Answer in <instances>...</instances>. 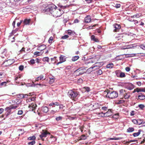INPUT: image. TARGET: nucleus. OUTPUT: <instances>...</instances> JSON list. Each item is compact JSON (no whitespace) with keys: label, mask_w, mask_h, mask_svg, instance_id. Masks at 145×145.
I'll use <instances>...</instances> for the list:
<instances>
[{"label":"nucleus","mask_w":145,"mask_h":145,"mask_svg":"<svg viewBox=\"0 0 145 145\" xmlns=\"http://www.w3.org/2000/svg\"><path fill=\"white\" fill-rule=\"evenodd\" d=\"M41 8L44 12L52 15L57 7L54 4L49 2L44 4Z\"/></svg>","instance_id":"nucleus-1"},{"label":"nucleus","mask_w":145,"mask_h":145,"mask_svg":"<svg viewBox=\"0 0 145 145\" xmlns=\"http://www.w3.org/2000/svg\"><path fill=\"white\" fill-rule=\"evenodd\" d=\"M104 94H106V97L111 99L117 98L118 96V93L116 91L107 90L104 91Z\"/></svg>","instance_id":"nucleus-2"},{"label":"nucleus","mask_w":145,"mask_h":145,"mask_svg":"<svg viewBox=\"0 0 145 145\" xmlns=\"http://www.w3.org/2000/svg\"><path fill=\"white\" fill-rule=\"evenodd\" d=\"M68 95L72 100H75L76 99L79 97L80 94L78 92L70 90L68 92Z\"/></svg>","instance_id":"nucleus-3"},{"label":"nucleus","mask_w":145,"mask_h":145,"mask_svg":"<svg viewBox=\"0 0 145 145\" xmlns=\"http://www.w3.org/2000/svg\"><path fill=\"white\" fill-rule=\"evenodd\" d=\"M62 14L61 12V10L58 9L57 8V7L56 10H55L52 14V15L54 17L57 18L60 16Z\"/></svg>","instance_id":"nucleus-4"},{"label":"nucleus","mask_w":145,"mask_h":145,"mask_svg":"<svg viewBox=\"0 0 145 145\" xmlns=\"http://www.w3.org/2000/svg\"><path fill=\"white\" fill-rule=\"evenodd\" d=\"M11 108L10 106L9 107H6L5 109V110L6 111L5 113V115L6 116H8L9 115L11 112Z\"/></svg>","instance_id":"nucleus-5"},{"label":"nucleus","mask_w":145,"mask_h":145,"mask_svg":"<svg viewBox=\"0 0 145 145\" xmlns=\"http://www.w3.org/2000/svg\"><path fill=\"white\" fill-rule=\"evenodd\" d=\"M48 134V133L47 131L42 130L41 134L40 135V137L42 140H44V139L43 137H46Z\"/></svg>","instance_id":"nucleus-6"},{"label":"nucleus","mask_w":145,"mask_h":145,"mask_svg":"<svg viewBox=\"0 0 145 145\" xmlns=\"http://www.w3.org/2000/svg\"><path fill=\"white\" fill-rule=\"evenodd\" d=\"M31 9L29 6H27L24 7L22 10L23 12H29L31 11Z\"/></svg>","instance_id":"nucleus-7"},{"label":"nucleus","mask_w":145,"mask_h":145,"mask_svg":"<svg viewBox=\"0 0 145 145\" xmlns=\"http://www.w3.org/2000/svg\"><path fill=\"white\" fill-rule=\"evenodd\" d=\"M138 99L140 100H144L145 99V95L142 94L141 93H138Z\"/></svg>","instance_id":"nucleus-8"},{"label":"nucleus","mask_w":145,"mask_h":145,"mask_svg":"<svg viewBox=\"0 0 145 145\" xmlns=\"http://www.w3.org/2000/svg\"><path fill=\"white\" fill-rule=\"evenodd\" d=\"M46 48V46L44 44H43L39 46L37 48V50H40L41 52L45 49Z\"/></svg>","instance_id":"nucleus-9"},{"label":"nucleus","mask_w":145,"mask_h":145,"mask_svg":"<svg viewBox=\"0 0 145 145\" xmlns=\"http://www.w3.org/2000/svg\"><path fill=\"white\" fill-rule=\"evenodd\" d=\"M115 29L114 30V32L117 31V30L120 29L121 28V26L120 25L114 24L113 25Z\"/></svg>","instance_id":"nucleus-10"},{"label":"nucleus","mask_w":145,"mask_h":145,"mask_svg":"<svg viewBox=\"0 0 145 145\" xmlns=\"http://www.w3.org/2000/svg\"><path fill=\"white\" fill-rule=\"evenodd\" d=\"M37 106L36 104H33L29 105V107L30 108V110L33 111L35 110Z\"/></svg>","instance_id":"nucleus-11"},{"label":"nucleus","mask_w":145,"mask_h":145,"mask_svg":"<svg viewBox=\"0 0 145 145\" xmlns=\"http://www.w3.org/2000/svg\"><path fill=\"white\" fill-rule=\"evenodd\" d=\"M59 61H61L62 62H63L66 61V58L65 56L61 55L59 57Z\"/></svg>","instance_id":"nucleus-12"},{"label":"nucleus","mask_w":145,"mask_h":145,"mask_svg":"<svg viewBox=\"0 0 145 145\" xmlns=\"http://www.w3.org/2000/svg\"><path fill=\"white\" fill-rule=\"evenodd\" d=\"M112 114L111 109H109L105 113V115L106 117H109Z\"/></svg>","instance_id":"nucleus-13"},{"label":"nucleus","mask_w":145,"mask_h":145,"mask_svg":"<svg viewBox=\"0 0 145 145\" xmlns=\"http://www.w3.org/2000/svg\"><path fill=\"white\" fill-rule=\"evenodd\" d=\"M41 110L43 112L46 113L48 112V109L46 106H43L41 108Z\"/></svg>","instance_id":"nucleus-14"},{"label":"nucleus","mask_w":145,"mask_h":145,"mask_svg":"<svg viewBox=\"0 0 145 145\" xmlns=\"http://www.w3.org/2000/svg\"><path fill=\"white\" fill-rule=\"evenodd\" d=\"M8 62V65H10L14 62V59H9L6 60L5 62Z\"/></svg>","instance_id":"nucleus-15"},{"label":"nucleus","mask_w":145,"mask_h":145,"mask_svg":"<svg viewBox=\"0 0 145 145\" xmlns=\"http://www.w3.org/2000/svg\"><path fill=\"white\" fill-rule=\"evenodd\" d=\"M67 33L70 35H74L75 34V32L74 31H72L71 30H68Z\"/></svg>","instance_id":"nucleus-16"},{"label":"nucleus","mask_w":145,"mask_h":145,"mask_svg":"<svg viewBox=\"0 0 145 145\" xmlns=\"http://www.w3.org/2000/svg\"><path fill=\"white\" fill-rule=\"evenodd\" d=\"M72 4H70L69 5H64V6H62L61 5L60 6V8H62V9H64L65 8H68L69 7L71 6V5H72Z\"/></svg>","instance_id":"nucleus-17"},{"label":"nucleus","mask_w":145,"mask_h":145,"mask_svg":"<svg viewBox=\"0 0 145 145\" xmlns=\"http://www.w3.org/2000/svg\"><path fill=\"white\" fill-rule=\"evenodd\" d=\"M114 64L112 63H110L108 64L106 66V67L107 68L111 69L114 66Z\"/></svg>","instance_id":"nucleus-18"},{"label":"nucleus","mask_w":145,"mask_h":145,"mask_svg":"<svg viewBox=\"0 0 145 145\" xmlns=\"http://www.w3.org/2000/svg\"><path fill=\"white\" fill-rule=\"evenodd\" d=\"M141 131V130H139L138 132L133 133V135L134 137H136L138 136L140 134V132Z\"/></svg>","instance_id":"nucleus-19"},{"label":"nucleus","mask_w":145,"mask_h":145,"mask_svg":"<svg viewBox=\"0 0 145 145\" xmlns=\"http://www.w3.org/2000/svg\"><path fill=\"white\" fill-rule=\"evenodd\" d=\"M91 39L95 42H99L98 39L97 38H95V36L94 35H92L91 37Z\"/></svg>","instance_id":"nucleus-20"},{"label":"nucleus","mask_w":145,"mask_h":145,"mask_svg":"<svg viewBox=\"0 0 145 145\" xmlns=\"http://www.w3.org/2000/svg\"><path fill=\"white\" fill-rule=\"evenodd\" d=\"M138 90V93L139 92H145V88H137Z\"/></svg>","instance_id":"nucleus-21"},{"label":"nucleus","mask_w":145,"mask_h":145,"mask_svg":"<svg viewBox=\"0 0 145 145\" xmlns=\"http://www.w3.org/2000/svg\"><path fill=\"white\" fill-rule=\"evenodd\" d=\"M79 58L78 56H76L73 57L72 58V61H75L77 60Z\"/></svg>","instance_id":"nucleus-22"},{"label":"nucleus","mask_w":145,"mask_h":145,"mask_svg":"<svg viewBox=\"0 0 145 145\" xmlns=\"http://www.w3.org/2000/svg\"><path fill=\"white\" fill-rule=\"evenodd\" d=\"M123 96L125 99H127L129 98L130 95L128 94H127V93H126L125 92V94H124V95H123Z\"/></svg>","instance_id":"nucleus-23"},{"label":"nucleus","mask_w":145,"mask_h":145,"mask_svg":"<svg viewBox=\"0 0 145 145\" xmlns=\"http://www.w3.org/2000/svg\"><path fill=\"white\" fill-rule=\"evenodd\" d=\"M30 19H25L24 20V22L25 24H29L30 22Z\"/></svg>","instance_id":"nucleus-24"},{"label":"nucleus","mask_w":145,"mask_h":145,"mask_svg":"<svg viewBox=\"0 0 145 145\" xmlns=\"http://www.w3.org/2000/svg\"><path fill=\"white\" fill-rule=\"evenodd\" d=\"M43 53V52H42L41 51L40 52H39L36 51V52H35L34 53V54L35 55H37V56H40L41 55H42V54Z\"/></svg>","instance_id":"nucleus-25"},{"label":"nucleus","mask_w":145,"mask_h":145,"mask_svg":"<svg viewBox=\"0 0 145 145\" xmlns=\"http://www.w3.org/2000/svg\"><path fill=\"white\" fill-rule=\"evenodd\" d=\"M120 92V95H122L123 96L124 94H125V90H123V89H120L119 91Z\"/></svg>","instance_id":"nucleus-26"},{"label":"nucleus","mask_w":145,"mask_h":145,"mask_svg":"<svg viewBox=\"0 0 145 145\" xmlns=\"http://www.w3.org/2000/svg\"><path fill=\"white\" fill-rule=\"evenodd\" d=\"M51 139L52 140V142H53L57 140V138L56 137H54L53 136L51 135L50 137Z\"/></svg>","instance_id":"nucleus-27"},{"label":"nucleus","mask_w":145,"mask_h":145,"mask_svg":"<svg viewBox=\"0 0 145 145\" xmlns=\"http://www.w3.org/2000/svg\"><path fill=\"white\" fill-rule=\"evenodd\" d=\"M134 128L133 127H129L127 130V131L128 132H131L134 131Z\"/></svg>","instance_id":"nucleus-28"},{"label":"nucleus","mask_w":145,"mask_h":145,"mask_svg":"<svg viewBox=\"0 0 145 145\" xmlns=\"http://www.w3.org/2000/svg\"><path fill=\"white\" fill-rule=\"evenodd\" d=\"M43 61L44 62L46 61L48 62H49V58L48 57H44L42 59Z\"/></svg>","instance_id":"nucleus-29"},{"label":"nucleus","mask_w":145,"mask_h":145,"mask_svg":"<svg viewBox=\"0 0 145 145\" xmlns=\"http://www.w3.org/2000/svg\"><path fill=\"white\" fill-rule=\"evenodd\" d=\"M119 114L117 113L114 115L113 116V118L116 119H118L119 117Z\"/></svg>","instance_id":"nucleus-30"},{"label":"nucleus","mask_w":145,"mask_h":145,"mask_svg":"<svg viewBox=\"0 0 145 145\" xmlns=\"http://www.w3.org/2000/svg\"><path fill=\"white\" fill-rule=\"evenodd\" d=\"M137 124L138 125H140L142 123H144L143 122V121L141 120H138Z\"/></svg>","instance_id":"nucleus-31"},{"label":"nucleus","mask_w":145,"mask_h":145,"mask_svg":"<svg viewBox=\"0 0 145 145\" xmlns=\"http://www.w3.org/2000/svg\"><path fill=\"white\" fill-rule=\"evenodd\" d=\"M141 15V13L137 14H136L133 16V17L136 18H137L140 17Z\"/></svg>","instance_id":"nucleus-32"},{"label":"nucleus","mask_w":145,"mask_h":145,"mask_svg":"<svg viewBox=\"0 0 145 145\" xmlns=\"http://www.w3.org/2000/svg\"><path fill=\"white\" fill-rule=\"evenodd\" d=\"M35 137L34 136H33L30 137H29L28 138V139L29 140H35Z\"/></svg>","instance_id":"nucleus-33"},{"label":"nucleus","mask_w":145,"mask_h":145,"mask_svg":"<svg viewBox=\"0 0 145 145\" xmlns=\"http://www.w3.org/2000/svg\"><path fill=\"white\" fill-rule=\"evenodd\" d=\"M98 115L99 116L101 117H106V116L105 115V113H103V112L101 113H99L98 114Z\"/></svg>","instance_id":"nucleus-34"},{"label":"nucleus","mask_w":145,"mask_h":145,"mask_svg":"<svg viewBox=\"0 0 145 145\" xmlns=\"http://www.w3.org/2000/svg\"><path fill=\"white\" fill-rule=\"evenodd\" d=\"M125 76V74L123 72H121L120 73V77L121 78H123Z\"/></svg>","instance_id":"nucleus-35"},{"label":"nucleus","mask_w":145,"mask_h":145,"mask_svg":"<svg viewBox=\"0 0 145 145\" xmlns=\"http://www.w3.org/2000/svg\"><path fill=\"white\" fill-rule=\"evenodd\" d=\"M102 62H97L95 63L96 64V66H99V67H101L103 65L101 64L102 63Z\"/></svg>","instance_id":"nucleus-36"},{"label":"nucleus","mask_w":145,"mask_h":145,"mask_svg":"<svg viewBox=\"0 0 145 145\" xmlns=\"http://www.w3.org/2000/svg\"><path fill=\"white\" fill-rule=\"evenodd\" d=\"M129 19V21L133 22L135 24L138 23V21L137 20H132V19Z\"/></svg>","instance_id":"nucleus-37"},{"label":"nucleus","mask_w":145,"mask_h":145,"mask_svg":"<svg viewBox=\"0 0 145 145\" xmlns=\"http://www.w3.org/2000/svg\"><path fill=\"white\" fill-rule=\"evenodd\" d=\"M93 107L94 109H97L99 108L98 103H95L94 105H93Z\"/></svg>","instance_id":"nucleus-38"},{"label":"nucleus","mask_w":145,"mask_h":145,"mask_svg":"<svg viewBox=\"0 0 145 145\" xmlns=\"http://www.w3.org/2000/svg\"><path fill=\"white\" fill-rule=\"evenodd\" d=\"M84 89L87 92H88L90 91V88L88 87H84Z\"/></svg>","instance_id":"nucleus-39"},{"label":"nucleus","mask_w":145,"mask_h":145,"mask_svg":"<svg viewBox=\"0 0 145 145\" xmlns=\"http://www.w3.org/2000/svg\"><path fill=\"white\" fill-rule=\"evenodd\" d=\"M62 119V117L61 116H59L57 117L56 118V120L57 121L61 120Z\"/></svg>","instance_id":"nucleus-40"},{"label":"nucleus","mask_w":145,"mask_h":145,"mask_svg":"<svg viewBox=\"0 0 145 145\" xmlns=\"http://www.w3.org/2000/svg\"><path fill=\"white\" fill-rule=\"evenodd\" d=\"M84 21L86 23H89L91 21V19H85Z\"/></svg>","instance_id":"nucleus-41"},{"label":"nucleus","mask_w":145,"mask_h":145,"mask_svg":"<svg viewBox=\"0 0 145 145\" xmlns=\"http://www.w3.org/2000/svg\"><path fill=\"white\" fill-rule=\"evenodd\" d=\"M97 74L99 75H101L102 74V71L101 69H99L97 71Z\"/></svg>","instance_id":"nucleus-42"},{"label":"nucleus","mask_w":145,"mask_h":145,"mask_svg":"<svg viewBox=\"0 0 145 145\" xmlns=\"http://www.w3.org/2000/svg\"><path fill=\"white\" fill-rule=\"evenodd\" d=\"M69 36L67 35H65L61 37V39H66L69 37Z\"/></svg>","instance_id":"nucleus-43"},{"label":"nucleus","mask_w":145,"mask_h":145,"mask_svg":"<svg viewBox=\"0 0 145 145\" xmlns=\"http://www.w3.org/2000/svg\"><path fill=\"white\" fill-rule=\"evenodd\" d=\"M35 142L34 140H33L32 141L28 143V145H33L35 144Z\"/></svg>","instance_id":"nucleus-44"},{"label":"nucleus","mask_w":145,"mask_h":145,"mask_svg":"<svg viewBox=\"0 0 145 145\" xmlns=\"http://www.w3.org/2000/svg\"><path fill=\"white\" fill-rule=\"evenodd\" d=\"M138 106L139 108L141 109H142L145 107L144 105L143 104H140L138 105Z\"/></svg>","instance_id":"nucleus-45"},{"label":"nucleus","mask_w":145,"mask_h":145,"mask_svg":"<svg viewBox=\"0 0 145 145\" xmlns=\"http://www.w3.org/2000/svg\"><path fill=\"white\" fill-rule=\"evenodd\" d=\"M8 82V81H7V82H2L0 84V85H1V86H6V84Z\"/></svg>","instance_id":"nucleus-46"},{"label":"nucleus","mask_w":145,"mask_h":145,"mask_svg":"<svg viewBox=\"0 0 145 145\" xmlns=\"http://www.w3.org/2000/svg\"><path fill=\"white\" fill-rule=\"evenodd\" d=\"M53 40V38L52 37H50L49 40H48V42H49V43H52V41Z\"/></svg>","instance_id":"nucleus-47"},{"label":"nucleus","mask_w":145,"mask_h":145,"mask_svg":"<svg viewBox=\"0 0 145 145\" xmlns=\"http://www.w3.org/2000/svg\"><path fill=\"white\" fill-rule=\"evenodd\" d=\"M24 67L23 65H20L19 67V69L20 71H22L24 69Z\"/></svg>","instance_id":"nucleus-48"},{"label":"nucleus","mask_w":145,"mask_h":145,"mask_svg":"<svg viewBox=\"0 0 145 145\" xmlns=\"http://www.w3.org/2000/svg\"><path fill=\"white\" fill-rule=\"evenodd\" d=\"M116 73L117 77H120V73L119 71H116Z\"/></svg>","instance_id":"nucleus-49"},{"label":"nucleus","mask_w":145,"mask_h":145,"mask_svg":"<svg viewBox=\"0 0 145 145\" xmlns=\"http://www.w3.org/2000/svg\"><path fill=\"white\" fill-rule=\"evenodd\" d=\"M44 77V76L42 75H40L37 78V79H39V78L40 80H41L42 78H43Z\"/></svg>","instance_id":"nucleus-50"},{"label":"nucleus","mask_w":145,"mask_h":145,"mask_svg":"<svg viewBox=\"0 0 145 145\" xmlns=\"http://www.w3.org/2000/svg\"><path fill=\"white\" fill-rule=\"evenodd\" d=\"M18 96H19V98H24V94H19L18 95Z\"/></svg>","instance_id":"nucleus-51"},{"label":"nucleus","mask_w":145,"mask_h":145,"mask_svg":"<svg viewBox=\"0 0 145 145\" xmlns=\"http://www.w3.org/2000/svg\"><path fill=\"white\" fill-rule=\"evenodd\" d=\"M113 138H114V140H118L121 139L122 138L121 137H114Z\"/></svg>","instance_id":"nucleus-52"},{"label":"nucleus","mask_w":145,"mask_h":145,"mask_svg":"<svg viewBox=\"0 0 145 145\" xmlns=\"http://www.w3.org/2000/svg\"><path fill=\"white\" fill-rule=\"evenodd\" d=\"M10 106L12 109H15L18 107V106Z\"/></svg>","instance_id":"nucleus-53"},{"label":"nucleus","mask_w":145,"mask_h":145,"mask_svg":"<svg viewBox=\"0 0 145 145\" xmlns=\"http://www.w3.org/2000/svg\"><path fill=\"white\" fill-rule=\"evenodd\" d=\"M121 5L120 4H116L115 6V7L116 8H118L120 7Z\"/></svg>","instance_id":"nucleus-54"},{"label":"nucleus","mask_w":145,"mask_h":145,"mask_svg":"<svg viewBox=\"0 0 145 145\" xmlns=\"http://www.w3.org/2000/svg\"><path fill=\"white\" fill-rule=\"evenodd\" d=\"M23 113V111L22 110H19L18 113V115H21Z\"/></svg>","instance_id":"nucleus-55"},{"label":"nucleus","mask_w":145,"mask_h":145,"mask_svg":"<svg viewBox=\"0 0 145 145\" xmlns=\"http://www.w3.org/2000/svg\"><path fill=\"white\" fill-rule=\"evenodd\" d=\"M30 63L31 64H33L35 63V61L34 59H31L30 61Z\"/></svg>","instance_id":"nucleus-56"},{"label":"nucleus","mask_w":145,"mask_h":145,"mask_svg":"<svg viewBox=\"0 0 145 145\" xmlns=\"http://www.w3.org/2000/svg\"><path fill=\"white\" fill-rule=\"evenodd\" d=\"M137 140H131L129 141H127V142H128L129 143L130 142H136L137 141Z\"/></svg>","instance_id":"nucleus-57"},{"label":"nucleus","mask_w":145,"mask_h":145,"mask_svg":"<svg viewBox=\"0 0 145 145\" xmlns=\"http://www.w3.org/2000/svg\"><path fill=\"white\" fill-rule=\"evenodd\" d=\"M123 101L122 100L119 101L117 102V104H120L122 103H123Z\"/></svg>","instance_id":"nucleus-58"},{"label":"nucleus","mask_w":145,"mask_h":145,"mask_svg":"<svg viewBox=\"0 0 145 145\" xmlns=\"http://www.w3.org/2000/svg\"><path fill=\"white\" fill-rule=\"evenodd\" d=\"M138 120H136L135 119H134V120H133V122L135 124H137V121H137Z\"/></svg>","instance_id":"nucleus-59"},{"label":"nucleus","mask_w":145,"mask_h":145,"mask_svg":"<svg viewBox=\"0 0 145 145\" xmlns=\"http://www.w3.org/2000/svg\"><path fill=\"white\" fill-rule=\"evenodd\" d=\"M130 70V68L129 67H126L125 68V70L127 71V72H128V71H129Z\"/></svg>","instance_id":"nucleus-60"},{"label":"nucleus","mask_w":145,"mask_h":145,"mask_svg":"<svg viewBox=\"0 0 145 145\" xmlns=\"http://www.w3.org/2000/svg\"><path fill=\"white\" fill-rule=\"evenodd\" d=\"M54 103V105L57 106V107L58 106H59L60 105L59 103L56 102V103ZM55 106H54V107H55Z\"/></svg>","instance_id":"nucleus-61"},{"label":"nucleus","mask_w":145,"mask_h":145,"mask_svg":"<svg viewBox=\"0 0 145 145\" xmlns=\"http://www.w3.org/2000/svg\"><path fill=\"white\" fill-rule=\"evenodd\" d=\"M107 109V107L106 106H104L102 107V109L103 110H106Z\"/></svg>","instance_id":"nucleus-62"},{"label":"nucleus","mask_w":145,"mask_h":145,"mask_svg":"<svg viewBox=\"0 0 145 145\" xmlns=\"http://www.w3.org/2000/svg\"><path fill=\"white\" fill-rule=\"evenodd\" d=\"M137 84L139 86H140L141 85V83L140 82H137Z\"/></svg>","instance_id":"nucleus-63"},{"label":"nucleus","mask_w":145,"mask_h":145,"mask_svg":"<svg viewBox=\"0 0 145 145\" xmlns=\"http://www.w3.org/2000/svg\"><path fill=\"white\" fill-rule=\"evenodd\" d=\"M28 95L27 94H24V98H27Z\"/></svg>","instance_id":"nucleus-64"}]
</instances>
